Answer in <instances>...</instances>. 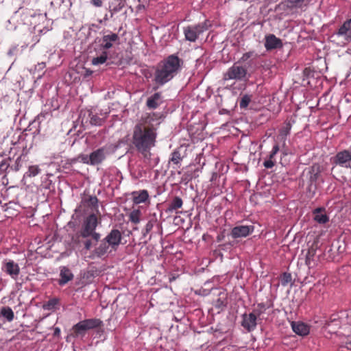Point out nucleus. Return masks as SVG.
<instances>
[{"instance_id": "nucleus-1", "label": "nucleus", "mask_w": 351, "mask_h": 351, "mask_svg": "<svg viewBox=\"0 0 351 351\" xmlns=\"http://www.w3.org/2000/svg\"><path fill=\"white\" fill-rule=\"evenodd\" d=\"M159 125L160 121L157 114L147 113L143 115L134 127L132 143L144 158L151 156L150 150L156 145Z\"/></svg>"}, {"instance_id": "nucleus-2", "label": "nucleus", "mask_w": 351, "mask_h": 351, "mask_svg": "<svg viewBox=\"0 0 351 351\" xmlns=\"http://www.w3.org/2000/svg\"><path fill=\"white\" fill-rule=\"evenodd\" d=\"M180 59L175 55L169 56L159 63L154 73V82L158 86H162L170 81L180 69Z\"/></svg>"}, {"instance_id": "nucleus-3", "label": "nucleus", "mask_w": 351, "mask_h": 351, "mask_svg": "<svg viewBox=\"0 0 351 351\" xmlns=\"http://www.w3.org/2000/svg\"><path fill=\"white\" fill-rule=\"evenodd\" d=\"M100 223L101 219L93 213L84 219L79 234L80 237L86 239L84 242L86 250H89L100 239L101 234L96 232V228Z\"/></svg>"}, {"instance_id": "nucleus-4", "label": "nucleus", "mask_w": 351, "mask_h": 351, "mask_svg": "<svg viewBox=\"0 0 351 351\" xmlns=\"http://www.w3.org/2000/svg\"><path fill=\"white\" fill-rule=\"evenodd\" d=\"M122 235L117 229L112 230L101 241L98 247L94 250L97 257H101L109 252V248L116 250L121 243Z\"/></svg>"}, {"instance_id": "nucleus-5", "label": "nucleus", "mask_w": 351, "mask_h": 351, "mask_svg": "<svg viewBox=\"0 0 351 351\" xmlns=\"http://www.w3.org/2000/svg\"><path fill=\"white\" fill-rule=\"evenodd\" d=\"M331 42L337 46H345L351 40V19L346 20L337 32L330 36Z\"/></svg>"}, {"instance_id": "nucleus-6", "label": "nucleus", "mask_w": 351, "mask_h": 351, "mask_svg": "<svg viewBox=\"0 0 351 351\" xmlns=\"http://www.w3.org/2000/svg\"><path fill=\"white\" fill-rule=\"evenodd\" d=\"M210 27L211 23L208 20H205L204 22L196 25H191L184 27L183 33L185 39L190 42H195L199 38V36L204 32L207 31Z\"/></svg>"}, {"instance_id": "nucleus-7", "label": "nucleus", "mask_w": 351, "mask_h": 351, "mask_svg": "<svg viewBox=\"0 0 351 351\" xmlns=\"http://www.w3.org/2000/svg\"><path fill=\"white\" fill-rule=\"evenodd\" d=\"M118 147L117 145L107 144L92 152L90 154V158H89L91 160L92 166L101 165L108 156L116 152Z\"/></svg>"}, {"instance_id": "nucleus-8", "label": "nucleus", "mask_w": 351, "mask_h": 351, "mask_svg": "<svg viewBox=\"0 0 351 351\" xmlns=\"http://www.w3.org/2000/svg\"><path fill=\"white\" fill-rule=\"evenodd\" d=\"M330 161L333 165L332 170L337 166L351 169V147L348 149H343L337 152V154L330 158Z\"/></svg>"}, {"instance_id": "nucleus-9", "label": "nucleus", "mask_w": 351, "mask_h": 351, "mask_svg": "<svg viewBox=\"0 0 351 351\" xmlns=\"http://www.w3.org/2000/svg\"><path fill=\"white\" fill-rule=\"evenodd\" d=\"M102 322L99 319H88L81 321L73 326V330L75 336L82 335L86 330L100 327Z\"/></svg>"}, {"instance_id": "nucleus-10", "label": "nucleus", "mask_w": 351, "mask_h": 351, "mask_svg": "<svg viewBox=\"0 0 351 351\" xmlns=\"http://www.w3.org/2000/svg\"><path fill=\"white\" fill-rule=\"evenodd\" d=\"M247 73V71L245 66L234 64L223 74V80L224 81L230 80L241 81L246 77Z\"/></svg>"}, {"instance_id": "nucleus-11", "label": "nucleus", "mask_w": 351, "mask_h": 351, "mask_svg": "<svg viewBox=\"0 0 351 351\" xmlns=\"http://www.w3.org/2000/svg\"><path fill=\"white\" fill-rule=\"evenodd\" d=\"M257 319L255 313H244L242 316L241 326L247 331L252 332L256 328Z\"/></svg>"}, {"instance_id": "nucleus-12", "label": "nucleus", "mask_w": 351, "mask_h": 351, "mask_svg": "<svg viewBox=\"0 0 351 351\" xmlns=\"http://www.w3.org/2000/svg\"><path fill=\"white\" fill-rule=\"evenodd\" d=\"M254 230L253 226H237L234 227L231 231V236L234 239L246 237Z\"/></svg>"}, {"instance_id": "nucleus-13", "label": "nucleus", "mask_w": 351, "mask_h": 351, "mask_svg": "<svg viewBox=\"0 0 351 351\" xmlns=\"http://www.w3.org/2000/svg\"><path fill=\"white\" fill-rule=\"evenodd\" d=\"M2 269L14 280L18 278L20 273V267L19 265L14 263L12 260L4 262Z\"/></svg>"}, {"instance_id": "nucleus-14", "label": "nucleus", "mask_w": 351, "mask_h": 351, "mask_svg": "<svg viewBox=\"0 0 351 351\" xmlns=\"http://www.w3.org/2000/svg\"><path fill=\"white\" fill-rule=\"evenodd\" d=\"M119 37L117 34L110 32L108 34L104 35L101 38V47L104 49H109L113 45L118 43Z\"/></svg>"}, {"instance_id": "nucleus-15", "label": "nucleus", "mask_w": 351, "mask_h": 351, "mask_svg": "<svg viewBox=\"0 0 351 351\" xmlns=\"http://www.w3.org/2000/svg\"><path fill=\"white\" fill-rule=\"evenodd\" d=\"M282 40L274 34H269L265 36V47L267 51L282 47Z\"/></svg>"}, {"instance_id": "nucleus-16", "label": "nucleus", "mask_w": 351, "mask_h": 351, "mask_svg": "<svg viewBox=\"0 0 351 351\" xmlns=\"http://www.w3.org/2000/svg\"><path fill=\"white\" fill-rule=\"evenodd\" d=\"M291 328L295 333L300 336H306L310 332L309 326L303 322H292Z\"/></svg>"}, {"instance_id": "nucleus-17", "label": "nucleus", "mask_w": 351, "mask_h": 351, "mask_svg": "<svg viewBox=\"0 0 351 351\" xmlns=\"http://www.w3.org/2000/svg\"><path fill=\"white\" fill-rule=\"evenodd\" d=\"M313 219L320 224H325L329 221L328 216L325 213L324 208H317L313 211Z\"/></svg>"}, {"instance_id": "nucleus-18", "label": "nucleus", "mask_w": 351, "mask_h": 351, "mask_svg": "<svg viewBox=\"0 0 351 351\" xmlns=\"http://www.w3.org/2000/svg\"><path fill=\"white\" fill-rule=\"evenodd\" d=\"M132 201L135 204L145 202L149 198V193L147 190H141L132 193Z\"/></svg>"}, {"instance_id": "nucleus-19", "label": "nucleus", "mask_w": 351, "mask_h": 351, "mask_svg": "<svg viewBox=\"0 0 351 351\" xmlns=\"http://www.w3.org/2000/svg\"><path fill=\"white\" fill-rule=\"evenodd\" d=\"M60 277L58 284L64 285L73 278V274L69 268L62 267L60 269Z\"/></svg>"}, {"instance_id": "nucleus-20", "label": "nucleus", "mask_w": 351, "mask_h": 351, "mask_svg": "<svg viewBox=\"0 0 351 351\" xmlns=\"http://www.w3.org/2000/svg\"><path fill=\"white\" fill-rule=\"evenodd\" d=\"M322 172L321 166L319 164L313 165L308 169L309 182L311 184L315 182L319 178Z\"/></svg>"}, {"instance_id": "nucleus-21", "label": "nucleus", "mask_w": 351, "mask_h": 351, "mask_svg": "<svg viewBox=\"0 0 351 351\" xmlns=\"http://www.w3.org/2000/svg\"><path fill=\"white\" fill-rule=\"evenodd\" d=\"M184 156H182L180 152V148H176L173 150V152L171 154V156L169 160V163H172L174 165L180 167L181 165V162L183 160Z\"/></svg>"}, {"instance_id": "nucleus-22", "label": "nucleus", "mask_w": 351, "mask_h": 351, "mask_svg": "<svg viewBox=\"0 0 351 351\" xmlns=\"http://www.w3.org/2000/svg\"><path fill=\"white\" fill-rule=\"evenodd\" d=\"M126 0H113L109 4L111 16L114 13L120 12L125 5Z\"/></svg>"}, {"instance_id": "nucleus-23", "label": "nucleus", "mask_w": 351, "mask_h": 351, "mask_svg": "<svg viewBox=\"0 0 351 351\" xmlns=\"http://www.w3.org/2000/svg\"><path fill=\"white\" fill-rule=\"evenodd\" d=\"M279 145L278 144H276L274 145L272 150L269 154V159L265 160L263 163V165L267 169H271L272 168L275 163L273 161V159L274 156L276 155V154L279 152Z\"/></svg>"}, {"instance_id": "nucleus-24", "label": "nucleus", "mask_w": 351, "mask_h": 351, "mask_svg": "<svg viewBox=\"0 0 351 351\" xmlns=\"http://www.w3.org/2000/svg\"><path fill=\"white\" fill-rule=\"evenodd\" d=\"M161 98L160 93H156L147 100V106L151 109H156L159 106V100Z\"/></svg>"}, {"instance_id": "nucleus-25", "label": "nucleus", "mask_w": 351, "mask_h": 351, "mask_svg": "<svg viewBox=\"0 0 351 351\" xmlns=\"http://www.w3.org/2000/svg\"><path fill=\"white\" fill-rule=\"evenodd\" d=\"M0 315L4 317L8 322L12 321L14 317V312L9 306L1 308Z\"/></svg>"}, {"instance_id": "nucleus-26", "label": "nucleus", "mask_w": 351, "mask_h": 351, "mask_svg": "<svg viewBox=\"0 0 351 351\" xmlns=\"http://www.w3.org/2000/svg\"><path fill=\"white\" fill-rule=\"evenodd\" d=\"M183 202L182 199L180 197H175L171 202L170 203L168 210L173 211L176 210L178 208H180L182 206Z\"/></svg>"}, {"instance_id": "nucleus-27", "label": "nucleus", "mask_w": 351, "mask_h": 351, "mask_svg": "<svg viewBox=\"0 0 351 351\" xmlns=\"http://www.w3.org/2000/svg\"><path fill=\"white\" fill-rule=\"evenodd\" d=\"M59 304V300L58 298H52L48 300L47 302H45L43 307L45 310H54L56 308L57 306Z\"/></svg>"}, {"instance_id": "nucleus-28", "label": "nucleus", "mask_w": 351, "mask_h": 351, "mask_svg": "<svg viewBox=\"0 0 351 351\" xmlns=\"http://www.w3.org/2000/svg\"><path fill=\"white\" fill-rule=\"evenodd\" d=\"M141 215V212L139 209L133 210L129 215V219L132 223L138 224L140 222Z\"/></svg>"}, {"instance_id": "nucleus-29", "label": "nucleus", "mask_w": 351, "mask_h": 351, "mask_svg": "<svg viewBox=\"0 0 351 351\" xmlns=\"http://www.w3.org/2000/svg\"><path fill=\"white\" fill-rule=\"evenodd\" d=\"M291 128V123L289 121H285V125L280 130V135L285 139L289 134Z\"/></svg>"}, {"instance_id": "nucleus-30", "label": "nucleus", "mask_w": 351, "mask_h": 351, "mask_svg": "<svg viewBox=\"0 0 351 351\" xmlns=\"http://www.w3.org/2000/svg\"><path fill=\"white\" fill-rule=\"evenodd\" d=\"M41 172V169L38 165H31L28 168V171L25 173L27 177H35Z\"/></svg>"}, {"instance_id": "nucleus-31", "label": "nucleus", "mask_w": 351, "mask_h": 351, "mask_svg": "<svg viewBox=\"0 0 351 351\" xmlns=\"http://www.w3.org/2000/svg\"><path fill=\"white\" fill-rule=\"evenodd\" d=\"M107 58H108V53L106 51H104L99 56L94 58L92 60V64L94 65L104 64V62H106Z\"/></svg>"}, {"instance_id": "nucleus-32", "label": "nucleus", "mask_w": 351, "mask_h": 351, "mask_svg": "<svg viewBox=\"0 0 351 351\" xmlns=\"http://www.w3.org/2000/svg\"><path fill=\"white\" fill-rule=\"evenodd\" d=\"M226 295L224 293H221L219 294V298L215 302V307L217 308H221L226 306Z\"/></svg>"}, {"instance_id": "nucleus-33", "label": "nucleus", "mask_w": 351, "mask_h": 351, "mask_svg": "<svg viewBox=\"0 0 351 351\" xmlns=\"http://www.w3.org/2000/svg\"><path fill=\"white\" fill-rule=\"evenodd\" d=\"M84 201L92 208H97L98 199L96 196H88V197Z\"/></svg>"}, {"instance_id": "nucleus-34", "label": "nucleus", "mask_w": 351, "mask_h": 351, "mask_svg": "<svg viewBox=\"0 0 351 351\" xmlns=\"http://www.w3.org/2000/svg\"><path fill=\"white\" fill-rule=\"evenodd\" d=\"M252 99V96L249 95H243L240 101H239V106L241 108H245L248 106Z\"/></svg>"}, {"instance_id": "nucleus-35", "label": "nucleus", "mask_w": 351, "mask_h": 351, "mask_svg": "<svg viewBox=\"0 0 351 351\" xmlns=\"http://www.w3.org/2000/svg\"><path fill=\"white\" fill-rule=\"evenodd\" d=\"M89 117H90V123L91 125H101L102 124L103 119H101L97 114H93L92 113H90Z\"/></svg>"}, {"instance_id": "nucleus-36", "label": "nucleus", "mask_w": 351, "mask_h": 351, "mask_svg": "<svg viewBox=\"0 0 351 351\" xmlns=\"http://www.w3.org/2000/svg\"><path fill=\"white\" fill-rule=\"evenodd\" d=\"M292 280L291 274L287 272H285L282 274L281 276V285L282 286L287 285L289 282H291Z\"/></svg>"}, {"instance_id": "nucleus-37", "label": "nucleus", "mask_w": 351, "mask_h": 351, "mask_svg": "<svg viewBox=\"0 0 351 351\" xmlns=\"http://www.w3.org/2000/svg\"><path fill=\"white\" fill-rule=\"evenodd\" d=\"M90 158V154L87 155V154H82L77 156V160H78L81 162H83L84 164L92 166L91 160L89 159Z\"/></svg>"}, {"instance_id": "nucleus-38", "label": "nucleus", "mask_w": 351, "mask_h": 351, "mask_svg": "<svg viewBox=\"0 0 351 351\" xmlns=\"http://www.w3.org/2000/svg\"><path fill=\"white\" fill-rule=\"evenodd\" d=\"M304 0H289V6L291 8H300Z\"/></svg>"}, {"instance_id": "nucleus-39", "label": "nucleus", "mask_w": 351, "mask_h": 351, "mask_svg": "<svg viewBox=\"0 0 351 351\" xmlns=\"http://www.w3.org/2000/svg\"><path fill=\"white\" fill-rule=\"evenodd\" d=\"M9 160H10V158L3 160L0 163V171L2 172H5L7 169L10 167Z\"/></svg>"}, {"instance_id": "nucleus-40", "label": "nucleus", "mask_w": 351, "mask_h": 351, "mask_svg": "<svg viewBox=\"0 0 351 351\" xmlns=\"http://www.w3.org/2000/svg\"><path fill=\"white\" fill-rule=\"evenodd\" d=\"M265 311V304L263 303H261L258 304V308H256L251 313L256 314V318L257 319Z\"/></svg>"}, {"instance_id": "nucleus-41", "label": "nucleus", "mask_w": 351, "mask_h": 351, "mask_svg": "<svg viewBox=\"0 0 351 351\" xmlns=\"http://www.w3.org/2000/svg\"><path fill=\"white\" fill-rule=\"evenodd\" d=\"M254 55V51H248L243 54L242 57L240 59V61L244 62L247 61L249 58L252 57Z\"/></svg>"}, {"instance_id": "nucleus-42", "label": "nucleus", "mask_w": 351, "mask_h": 351, "mask_svg": "<svg viewBox=\"0 0 351 351\" xmlns=\"http://www.w3.org/2000/svg\"><path fill=\"white\" fill-rule=\"evenodd\" d=\"M153 227H154L153 222L151 221H149L145 226L144 235H145L146 234L152 230Z\"/></svg>"}, {"instance_id": "nucleus-43", "label": "nucleus", "mask_w": 351, "mask_h": 351, "mask_svg": "<svg viewBox=\"0 0 351 351\" xmlns=\"http://www.w3.org/2000/svg\"><path fill=\"white\" fill-rule=\"evenodd\" d=\"M21 160V156L18 157L15 161L14 166L12 167L15 171H18L21 167V164H20Z\"/></svg>"}, {"instance_id": "nucleus-44", "label": "nucleus", "mask_w": 351, "mask_h": 351, "mask_svg": "<svg viewBox=\"0 0 351 351\" xmlns=\"http://www.w3.org/2000/svg\"><path fill=\"white\" fill-rule=\"evenodd\" d=\"M312 260L313 258L310 257L309 255L306 256L305 263L309 268L313 267V265L312 264Z\"/></svg>"}, {"instance_id": "nucleus-45", "label": "nucleus", "mask_w": 351, "mask_h": 351, "mask_svg": "<svg viewBox=\"0 0 351 351\" xmlns=\"http://www.w3.org/2000/svg\"><path fill=\"white\" fill-rule=\"evenodd\" d=\"M91 3L97 8L101 7L103 5V0H91Z\"/></svg>"}, {"instance_id": "nucleus-46", "label": "nucleus", "mask_w": 351, "mask_h": 351, "mask_svg": "<svg viewBox=\"0 0 351 351\" xmlns=\"http://www.w3.org/2000/svg\"><path fill=\"white\" fill-rule=\"evenodd\" d=\"M315 250H313V249H311V250H309L306 254V255H309L310 257H311L312 258H313L314 255H315Z\"/></svg>"}, {"instance_id": "nucleus-47", "label": "nucleus", "mask_w": 351, "mask_h": 351, "mask_svg": "<svg viewBox=\"0 0 351 351\" xmlns=\"http://www.w3.org/2000/svg\"><path fill=\"white\" fill-rule=\"evenodd\" d=\"M60 329H59V328H56L55 329L54 335H59V334H60Z\"/></svg>"}, {"instance_id": "nucleus-48", "label": "nucleus", "mask_w": 351, "mask_h": 351, "mask_svg": "<svg viewBox=\"0 0 351 351\" xmlns=\"http://www.w3.org/2000/svg\"><path fill=\"white\" fill-rule=\"evenodd\" d=\"M347 348L348 349H351V342L347 343Z\"/></svg>"}, {"instance_id": "nucleus-49", "label": "nucleus", "mask_w": 351, "mask_h": 351, "mask_svg": "<svg viewBox=\"0 0 351 351\" xmlns=\"http://www.w3.org/2000/svg\"><path fill=\"white\" fill-rule=\"evenodd\" d=\"M174 279H175V278L173 277V278H170V279H169V280H170V281H172V280H174Z\"/></svg>"}, {"instance_id": "nucleus-50", "label": "nucleus", "mask_w": 351, "mask_h": 351, "mask_svg": "<svg viewBox=\"0 0 351 351\" xmlns=\"http://www.w3.org/2000/svg\"><path fill=\"white\" fill-rule=\"evenodd\" d=\"M1 328V324H0V328Z\"/></svg>"}]
</instances>
